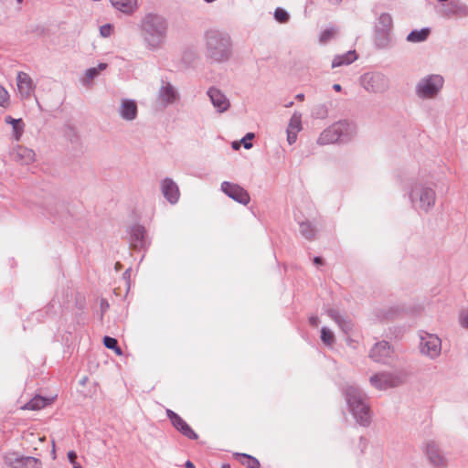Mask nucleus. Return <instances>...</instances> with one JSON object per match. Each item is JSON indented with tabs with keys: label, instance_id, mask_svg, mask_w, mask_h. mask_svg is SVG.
Masks as SVG:
<instances>
[{
	"label": "nucleus",
	"instance_id": "obj_38",
	"mask_svg": "<svg viewBox=\"0 0 468 468\" xmlns=\"http://www.w3.org/2000/svg\"><path fill=\"white\" fill-rule=\"evenodd\" d=\"M254 138V133H247L239 141L234 140L233 142H231L230 146H253L250 141Z\"/></svg>",
	"mask_w": 468,
	"mask_h": 468
},
{
	"label": "nucleus",
	"instance_id": "obj_52",
	"mask_svg": "<svg viewBox=\"0 0 468 468\" xmlns=\"http://www.w3.org/2000/svg\"><path fill=\"white\" fill-rule=\"evenodd\" d=\"M186 468H195L194 464L190 461H186Z\"/></svg>",
	"mask_w": 468,
	"mask_h": 468
},
{
	"label": "nucleus",
	"instance_id": "obj_37",
	"mask_svg": "<svg viewBox=\"0 0 468 468\" xmlns=\"http://www.w3.org/2000/svg\"><path fill=\"white\" fill-rule=\"evenodd\" d=\"M103 344L107 348L113 350L116 355H118V356L122 355V351L121 347L118 346V342L115 338L111 337V336H104Z\"/></svg>",
	"mask_w": 468,
	"mask_h": 468
},
{
	"label": "nucleus",
	"instance_id": "obj_59",
	"mask_svg": "<svg viewBox=\"0 0 468 468\" xmlns=\"http://www.w3.org/2000/svg\"><path fill=\"white\" fill-rule=\"evenodd\" d=\"M292 101L289 102L286 106L289 107V106H292Z\"/></svg>",
	"mask_w": 468,
	"mask_h": 468
},
{
	"label": "nucleus",
	"instance_id": "obj_51",
	"mask_svg": "<svg viewBox=\"0 0 468 468\" xmlns=\"http://www.w3.org/2000/svg\"><path fill=\"white\" fill-rule=\"evenodd\" d=\"M314 262L317 265L322 264V259L320 257H315L314 259Z\"/></svg>",
	"mask_w": 468,
	"mask_h": 468
},
{
	"label": "nucleus",
	"instance_id": "obj_26",
	"mask_svg": "<svg viewBox=\"0 0 468 468\" xmlns=\"http://www.w3.org/2000/svg\"><path fill=\"white\" fill-rule=\"evenodd\" d=\"M332 105L333 102L331 101L315 104L311 111V114L315 119H326L329 115V111Z\"/></svg>",
	"mask_w": 468,
	"mask_h": 468
},
{
	"label": "nucleus",
	"instance_id": "obj_16",
	"mask_svg": "<svg viewBox=\"0 0 468 468\" xmlns=\"http://www.w3.org/2000/svg\"><path fill=\"white\" fill-rule=\"evenodd\" d=\"M166 416L170 420L172 425L184 436L190 440L197 439V434L178 414L174 412L172 410H166Z\"/></svg>",
	"mask_w": 468,
	"mask_h": 468
},
{
	"label": "nucleus",
	"instance_id": "obj_49",
	"mask_svg": "<svg viewBox=\"0 0 468 468\" xmlns=\"http://www.w3.org/2000/svg\"><path fill=\"white\" fill-rule=\"evenodd\" d=\"M333 89H334L335 91L339 92V91H341V90H342V86H341L340 84H338V83H335V84L333 85Z\"/></svg>",
	"mask_w": 468,
	"mask_h": 468
},
{
	"label": "nucleus",
	"instance_id": "obj_34",
	"mask_svg": "<svg viewBox=\"0 0 468 468\" xmlns=\"http://www.w3.org/2000/svg\"><path fill=\"white\" fill-rule=\"evenodd\" d=\"M338 32V28L331 27L323 30L319 36V43L321 45L327 44L332 38L335 37Z\"/></svg>",
	"mask_w": 468,
	"mask_h": 468
},
{
	"label": "nucleus",
	"instance_id": "obj_20",
	"mask_svg": "<svg viewBox=\"0 0 468 468\" xmlns=\"http://www.w3.org/2000/svg\"><path fill=\"white\" fill-rule=\"evenodd\" d=\"M9 154L13 160L21 165L32 163L36 155L32 148H12Z\"/></svg>",
	"mask_w": 468,
	"mask_h": 468
},
{
	"label": "nucleus",
	"instance_id": "obj_27",
	"mask_svg": "<svg viewBox=\"0 0 468 468\" xmlns=\"http://www.w3.org/2000/svg\"><path fill=\"white\" fill-rule=\"evenodd\" d=\"M430 33H431V30L429 27H423L421 29H414L408 34L406 40L410 43L423 42L428 38Z\"/></svg>",
	"mask_w": 468,
	"mask_h": 468
},
{
	"label": "nucleus",
	"instance_id": "obj_48",
	"mask_svg": "<svg viewBox=\"0 0 468 468\" xmlns=\"http://www.w3.org/2000/svg\"><path fill=\"white\" fill-rule=\"evenodd\" d=\"M96 68L99 69V73H100L101 70H104L107 68V64L106 63H99Z\"/></svg>",
	"mask_w": 468,
	"mask_h": 468
},
{
	"label": "nucleus",
	"instance_id": "obj_33",
	"mask_svg": "<svg viewBox=\"0 0 468 468\" xmlns=\"http://www.w3.org/2000/svg\"><path fill=\"white\" fill-rule=\"evenodd\" d=\"M197 58L198 55L197 51L192 48H187L183 51L181 60L186 67H190L192 64L196 62Z\"/></svg>",
	"mask_w": 468,
	"mask_h": 468
},
{
	"label": "nucleus",
	"instance_id": "obj_40",
	"mask_svg": "<svg viewBox=\"0 0 468 468\" xmlns=\"http://www.w3.org/2000/svg\"><path fill=\"white\" fill-rule=\"evenodd\" d=\"M273 16L275 20L281 24H285L290 19V14L284 8L282 7H277L274 10Z\"/></svg>",
	"mask_w": 468,
	"mask_h": 468
},
{
	"label": "nucleus",
	"instance_id": "obj_23",
	"mask_svg": "<svg viewBox=\"0 0 468 468\" xmlns=\"http://www.w3.org/2000/svg\"><path fill=\"white\" fill-rule=\"evenodd\" d=\"M5 122L12 126V137L16 141H19L24 132V122L21 118L15 119L11 116H6Z\"/></svg>",
	"mask_w": 468,
	"mask_h": 468
},
{
	"label": "nucleus",
	"instance_id": "obj_8",
	"mask_svg": "<svg viewBox=\"0 0 468 468\" xmlns=\"http://www.w3.org/2000/svg\"><path fill=\"white\" fill-rule=\"evenodd\" d=\"M420 350L421 354L431 358H436L441 351V341L435 335L422 333L420 335Z\"/></svg>",
	"mask_w": 468,
	"mask_h": 468
},
{
	"label": "nucleus",
	"instance_id": "obj_19",
	"mask_svg": "<svg viewBox=\"0 0 468 468\" xmlns=\"http://www.w3.org/2000/svg\"><path fill=\"white\" fill-rule=\"evenodd\" d=\"M391 348L388 342L377 343L370 351V357L376 362L385 363L391 355Z\"/></svg>",
	"mask_w": 468,
	"mask_h": 468
},
{
	"label": "nucleus",
	"instance_id": "obj_18",
	"mask_svg": "<svg viewBox=\"0 0 468 468\" xmlns=\"http://www.w3.org/2000/svg\"><path fill=\"white\" fill-rule=\"evenodd\" d=\"M161 192L165 198L171 204H176L179 200L180 191L178 186L170 178L162 180Z\"/></svg>",
	"mask_w": 468,
	"mask_h": 468
},
{
	"label": "nucleus",
	"instance_id": "obj_5",
	"mask_svg": "<svg viewBox=\"0 0 468 468\" xmlns=\"http://www.w3.org/2000/svg\"><path fill=\"white\" fill-rule=\"evenodd\" d=\"M444 78L438 73L428 74L420 78L415 85V94L420 100L435 99L442 90Z\"/></svg>",
	"mask_w": 468,
	"mask_h": 468
},
{
	"label": "nucleus",
	"instance_id": "obj_28",
	"mask_svg": "<svg viewBox=\"0 0 468 468\" xmlns=\"http://www.w3.org/2000/svg\"><path fill=\"white\" fill-rule=\"evenodd\" d=\"M375 43L379 48H387L390 44V31L376 28Z\"/></svg>",
	"mask_w": 468,
	"mask_h": 468
},
{
	"label": "nucleus",
	"instance_id": "obj_41",
	"mask_svg": "<svg viewBox=\"0 0 468 468\" xmlns=\"http://www.w3.org/2000/svg\"><path fill=\"white\" fill-rule=\"evenodd\" d=\"M112 26L111 24H105L100 27V34L102 37H108L112 35Z\"/></svg>",
	"mask_w": 468,
	"mask_h": 468
},
{
	"label": "nucleus",
	"instance_id": "obj_58",
	"mask_svg": "<svg viewBox=\"0 0 468 468\" xmlns=\"http://www.w3.org/2000/svg\"><path fill=\"white\" fill-rule=\"evenodd\" d=\"M45 440H46V438H45V437H40V438H39V441H44Z\"/></svg>",
	"mask_w": 468,
	"mask_h": 468
},
{
	"label": "nucleus",
	"instance_id": "obj_56",
	"mask_svg": "<svg viewBox=\"0 0 468 468\" xmlns=\"http://www.w3.org/2000/svg\"><path fill=\"white\" fill-rule=\"evenodd\" d=\"M73 468H82V466L77 463L75 465H73Z\"/></svg>",
	"mask_w": 468,
	"mask_h": 468
},
{
	"label": "nucleus",
	"instance_id": "obj_15",
	"mask_svg": "<svg viewBox=\"0 0 468 468\" xmlns=\"http://www.w3.org/2000/svg\"><path fill=\"white\" fill-rule=\"evenodd\" d=\"M401 382L399 377L388 373L376 374L370 378L371 385L379 390L396 387Z\"/></svg>",
	"mask_w": 468,
	"mask_h": 468
},
{
	"label": "nucleus",
	"instance_id": "obj_10",
	"mask_svg": "<svg viewBox=\"0 0 468 468\" xmlns=\"http://www.w3.org/2000/svg\"><path fill=\"white\" fill-rule=\"evenodd\" d=\"M425 454L429 463L435 468H444L448 464L446 456L441 451L438 443L434 441H429L425 444Z\"/></svg>",
	"mask_w": 468,
	"mask_h": 468
},
{
	"label": "nucleus",
	"instance_id": "obj_29",
	"mask_svg": "<svg viewBox=\"0 0 468 468\" xmlns=\"http://www.w3.org/2000/svg\"><path fill=\"white\" fill-rule=\"evenodd\" d=\"M112 5L119 11L132 14L136 8V0H110Z\"/></svg>",
	"mask_w": 468,
	"mask_h": 468
},
{
	"label": "nucleus",
	"instance_id": "obj_12",
	"mask_svg": "<svg viewBox=\"0 0 468 468\" xmlns=\"http://www.w3.org/2000/svg\"><path fill=\"white\" fill-rule=\"evenodd\" d=\"M5 463L12 468H42V462L38 458L16 453L6 455Z\"/></svg>",
	"mask_w": 468,
	"mask_h": 468
},
{
	"label": "nucleus",
	"instance_id": "obj_44",
	"mask_svg": "<svg viewBox=\"0 0 468 468\" xmlns=\"http://www.w3.org/2000/svg\"><path fill=\"white\" fill-rule=\"evenodd\" d=\"M286 133H287V142H288V144L290 145L295 144V142L297 140V133L299 132L287 130Z\"/></svg>",
	"mask_w": 468,
	"mask_h": 468
},
{
	"label": "nucleus",
	"instance_id": "obj_6",
	"mask_svg": "<svg viewBox=\"0 0 468 468\" xmlns=\"http://www.w3.org/2000/svg\"><path fill=\"white\" fill-rule=\"evenodd\" d=\"M360 85L369 93L383 94L389 90L390 81L380 71H368L361 75Z\"/></svg>",
	"mask_w": 468,
	"mask_h": 468
},
{
	"label": "nucleus",
	"instance_id": "obj_54",
	"mask_svg": "<svg viewBox=\"0 0 468 468\" xmlns=\"http://www.w3.org/2000/svg\"><path fill=\"white\" fill-rule=\"evenodd\" d=\"M342 0H329L330 3L334 4V5H337L341 2Z\"/></svg>",
	"mask_w": 468,
	"mask_h": 468
},
{
	"label": "nucleus",
	"instance_id": "obj_13",
	"mask_svg": "<svg viewBox=\"0 0 468 468\" xmlns=\"http://www.w3.org/2000/svg\"><path fill=\"white\" fill-rule=\"evenodd\" d=\"M207 96L211 104L218 113L227 112L230 107V102L226 94L215 86H211L207 90Z\"/></svg>",
	"mask_w": 468,
	"mask_h": 468
},
{
	"label": "nucleus",
	"instance_id": "obj_1",
	"mask_svg": "<svg viewBox=\"0 0 468 468\" xmlns=\"http://www.w3.org/2000/svg\"><path fill=\"white\" fill-rule=\"evenodd\" d=\"M138 26L144 44L148 50H157L166 41L169 22L165 16L154 12L146 13Z\"/></svg>",
	"mask_w": 468,
	"mask_h": 468
},
{
	"label": "nucleus",
	"instance_id": "obj_11",
	"mask_svg": "<svg viewBox=\"0 0 468 468\" xmlns=\"http://www.w3.org/2000/svg\"><path fill=\"white\" fill-rule=\"evenodd\" d=\"M220 188L224 194L239 204L248 205L250 201L249 193L237 184L224 181Z\"/></svg>",
	"mask_w": 468,
	"mask_h": 468
},
{
	"label": "nucleus",
	"instance_id": "obj_3",
	"mask_svg": "<svg viewBox=\"0 0 468 468\" xmlns=\"http://www.w3.org/2000/svg\"><path fill=\"white\" fill-rule=\"evenodd\" d=\"M356 124L348 120H341L335 122L326 129H324L317 143L320 145L334 144H348L356 135Z\"/></svg>",
	"mask_w": 468,
	"mask_h": 468
},
{
	"label": "nucleus",
	"instance_id": "obj_39",
	"mask_svg": "<svg viewBox=\"0 0 468 468\" xmlns=\"http://www.w3.org/2000/svg\"><path fill=\"white\" fill-rule=\"evenodd\" d=\"M300 232L305 239H311L314 237L315 229L309 222H302L300 224Z\"/></svg>",
	"mask_w": 468,
	"mask_h": 468
},
{
	"label": "nucleus",
	"instance_id": "obj_24",
	"mask_svg": "<svg viewBox=\"0 0 468 468\" xmlns=\"http://www.w3.org/2000/svg\"><path fill=\"white\" fill-rule=\"evenodd\" d=\"M447 15L466 16L468 15V6L460 0H452L448 5Z\"/></svg>",
	"mask_w": 468,
	"mask_h": 468
},
{
	"label": "nucleus",
	"instance_id": "obj_35",
	"mask_svg": "<svg viewBox=\"0 0 468 468\" xmlns=\"http://www.w3.org/2000/svg\"><path fill=\"white\" fill-rule=\"evenodd\" d=\"M287 130L300 132L302 130V114L295 112L289 122Z\"/></svg>",
	"mask_w": 468,
	"mask_h": 468
},
{
	"label": "nucleus",
	"instance_id": "obj_32",
	"mask_svg": "<svg viewBox=\"0 0 468 468\" xmlns=\"http://www.w3.org/2000/svg\"><path fill=\"white\" fill-rule=\"evenodd\" d=\"M392 26L393 20L388 13H382L379 15L376 25V28L387 29L388 31H391Z\"/></svg>",
	"mask_w": 468,
	"mask_h": 468
},
{
	"label": "nucleus",
	"instance_id": "obj_17",
	"mask_svg": "<svg viewBox=\"0 0 468 468\" xmlns=\"http://www.w3.org/2000/svg\"><path fill=\"white\" fill-rule=\"evenodd\" d=\"M17 89L22 99H28L35 90V84L31 77L23 71H19L16 77Z\"/></svg>",
	"mask_w": 468,
	"mask_h": 468
},
{
	"label": "nucleus",
	"instance_id": "obj_45",
	"mask_svg": "<svg viewBox=\"0 0 468 468\" xmlns=\"http://www.w3.org/2000/svg\"><path fill=\"white\" fill-rule=\"evenodd\" d=\"M460 324L463 327L468 328V312L463 313L461 314Z\"/></svg>",
	"mask_w": 468,
	"mask_h": 468
},
{
	"label": "nucleus",
	"instance_id": "obj_21",
	"mask_svg": "<svg viewBox=\"0 0 468 468\" xmlns=\"http://www.w3.org/2000/svg\"><path fill=\"white\" fill-rule=\"evenodd\" d=\"M120 116L125 121H133L137 116V104L135 101L124 99L119 110Z\"/></svg>",
	"mask_w": 468,
	"mask_h": 468
},
{
	"label": "nucleus",
	"instance_id": "obj_31",
	"mask_svg": "<svg viewBox=\"0 0 468 468\" xmlns=\"http://www.w3.org/2000/svg\"><path fill=\"white\" fill-rule=\"evenodd\" d=\"M49 403L48 399H45L41 396H36L32 399H30L23 409L28 410H38L45 408Z\"/></svg>",
	"mask_w": 468,
	"mask_h": 468
},
{
	"label": "nucleus",
	"instance_id": "obj_9",
	"mask_svg": "<svg viewBox=\"0 0 468 468\" xmlns=\"http://www.w3.org/2000/svg\"><path fill=\"white\" fill-rule=\"evenodd\" d=\"M327 315L335 322V324L340 327V329L346 335V341L349 346L355 347L354 343L355 340L351 338V335L355 331V324L354 322L340 314L339 311L335 309H330L326 312Z\"/></svg>",
	"mask_w": 468,
	"mask_h": 468
},
{
	"label": "nucleus",
	"instance_id": "obj_25",
	"mask_svg": "<svg viewBox=\"0 0 468 468\" xmlns=\"http://www.w3.org/2000/svg\"><path fill=\"white\" fill-rule=\"evenodd\" d=\"M145 229L143 226H133L131 229V240L134 247H144L145 244Z\"/></svg>",
	"mask_w": 468,
	"mask_h": 468
},
{
	"label": "nucleus",
	"instance_id": "obj_2",
	"mask_svg": "<svg viewBox=\"0 0 468 468\" xmlns=\"http://www.w3.org/2000/svg\"><path fill=\"white\" fill-rule=\"evenodd\" d=\"M205 57L211 63L221 64L229 60L232 55V41L229 34L217 28L204 33Z\"/></svg>",
	"mask_w": 468,
	"mask_h": 468
},
{
	"label": "nucleus",
	"instance_id": "obj_46",
	"mask_svg": "<svg viewBox=\"0 0 468 468\" xmlns=\"http://www.w3.org/2000/svg\"><path fill=\"white\" fill-rule=\"evenodd\" d=\"M68 459L72 465H75V463H77V453L74 451H69L68 452Z\"/></svg>",
	"mask_w": 468,
	"mask_h": 468
},
{
	"label": "nucleus",
	"instance_id": "obj_30",
	"mask_svg": "<svg viewBox=\"0 0 468 468\" xmlns=\"http://www.w3.org/2000/svg\"><path fill=\"white\" fill-rule=\"evenodd\" d=\"M234 458L247 468H260L259 460L250 454L236 452L234 453Z\"/></svg>",
	"mask_w": 468,
	"mask_h": 468
},
{
	"label": "nucleus",
	"instance_id": "obj_53",
	"mask_svg": "<svg viewBox=\"0 0 468 468\" xmlns=\"http://www.w3.org/2000/svg\"><path fill=\"white\" fill-rule=\"evenodd\" d=\"M296 99L298 101H303L304 99V94L303 93H299L296 95Z\"/></svg>",
	"mask_w": 468,
	"mask_h": 468
},
{
	"label": "nucleus",
	"instance_id": "obj_14",
	"mask_svg": "<svg viewBox=\"0 0 468 468\" xmlns=\"http://www.w3.org/2000/svg\"><path fill=\"white\" fill-rule=\"evenodd\" d=\"M157 99L165 106L171 105L176 103L179 99V92L171 82L162 80L158 90Z\"/></svg>",
	"mask_w": 468,
	"mask_h": 468
},
{
	"label": "nucleus",
	"instance_id": "obj_47",
	"mask_svg": "<svg viewBox=\"0 0 468 468\" xmlns=\"http://www.w3.org/2000/svg\"><path fill=\"white\" fill-rule=\"evenodd\" d=\"M309 323L313 325V326H317L318 324H319V319L317 316H311L309 318Z\"/></svg>",
	"mask_w": 468,
	"mask_h": 468
},
{
	"label": "nucleus",
	"instance_id": "obj_42",
	"mask_svg": "<svg viewBox=\"0 0 468 468\" xmlns=\"http://www.w3.org/2000/svg\"><path fill=\"white\" fill-rule=\"evenodd\" d=\"M9 94L6 90L0 85V106H5L8 102Z\"/></svg>",
	"mask_w": 468,
	"mask_h": 468
},
{
	"label": "nucleus",
	"instance_id": "obj_43",
	"mask_svg": "<svg viewBox=\"0 0 468 468\" xmlns=\"http://www.w3.org/2000/svg\"><path fill=\"white\" fill-rule=\"evenodd\" d=\"M99 69L97 68H90L86 69L85 76L88 80H93L99 75Z\"/></svg>",
	"mask_w": 468,
	"mask_h": 468
},
{
	"label": "nucleus",
	"instance_id": "obj_60",
	"mask_svg": "<svg viewBox=\"0 0 468 468\" xmlns=\"http://www.w3.org/2000/svg\"><path fill=\"white\" fill-rule=\"evenodd\" d=\"M22 1H23V0H16V2H17V3H19V4H20V3H22Z\"/></svg>",
	"mask_w": 468,
	"mask_h": 468
},
{
	"label": "nucleus",
	"instance_id": "obj_7",
	"mask_svg": "<svg viewBox=\"0 0 468 468\" xmlns=\"http://www.w3.org/2000/svg\"><path fill=\"white\" fill-rule=\"evenodd\" d=\"M410 197L413 203L419 202V207L424 211L432 207L436 200L434 190L422 185H415Z\"/></svg>",
	"mask_w": 468,
	"mask_h": 468
},
{
	"label": "nucleus",
	"instance_id": "obj_57",
	"mask_svg": "<svg viewBox=\"0 0 468 468\" xmlns=\"http://www.w3.org/2000/svg\"><path fill=\"white\" fill-rule=\"evenodd\" d=\"M206 3H213L215 2L216 0H204Z\"/></svg>",
	"mask_w": 468,
	"mask_h": 468
},
{
	"label": "nucleus",
	"instance_id": "obj_50",
	"mask_svg": "<svg viewBox=\"0 0 468 468\" xmlns=\"http://www.w3.org/2000/svg\"><path fill=\"white\" fill-rule=\"evenodd\" d=\"M52 458L56 459L55 441H52Z\"/></svg>",
	"mask_w": 468,
	"mask_h": 468
},
{
	"label": "nucleus",
	"instance_id": "obj_4",
	"mask_svg": "<svg viewBox=\"0 0 468 468\" xmlns=\"http://www.w3.org/2000/svg\"><path fill=\"white\" fill-rule=\"evenodd\" d=\"M344 395L348 409L356 420L362 426L369 425L371 411L367 402V398L361 390L354 386H346L344 388Z\"/></svg>",
	"mask_w": 468,
	"mask_h": 468
},
{
	"label": "nucleus",
	"instance_id": "obj_36",
	"mask_svg": "<svg viewBox=\"0 0 468 468\" xmlns=\"http://www.w3.org/2000/svg\"><path fill=\"white\" fill-rule=\"evenodd\" d=\"M321 340L325 346L330 347L333 346L335 340L333 331L327 327H323L321 329Z\"/></svg>",
	"mask_w": 468,
	"mask_h": 468
},
{
	"label": "nucleus",
	"instance_id": "obj_22",
	"mask_svg": "<svg viewBox=\"0 0 468 468\" xmlns=\"http://www.w3.org/2000/svg\"><path fill=\"white\" fill-rule=\"evenodd\" d=\"M357 56L355 50H349L342 55H337L332 61V68H338L345 65H349L356 60Z\"/></svg>",
	"mask_w": 468,
	"mask_h": 468
},
{
	"label": "nucleus",
	"instance_id": "obj_55",
	"mask_svg": "<svg viewBox=\"0 0 468 468\" xmlns=\"http://www.w3.org/2000/svg\"><path fill=\"white\" fill-rule=\"evenodd\" d=\"M220 468H230V464L223 463V464H221Z\"/></svg>",
	"mask_w": 468,
	"mask_h": 468
}]
</instances>
